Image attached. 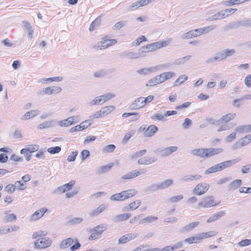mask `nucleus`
I'll use <instances>...</instances> for the list:
<instances>
[{
  "label": "nucleus",
  "mask_w": 251,
  "mask_h": 251,
  "mask_svg": "<svg viewBox=\"0 0 251 251\" xmlns=\"http://www.w3.org/2000/svg\"><path fill=\"white\" fill-rule=\"evenodd\" d=\"M178 148L176 146H170L163 149H157L154 151V153H159L161 157L168 156L176 151Z\"/></svg>",
  "instance_id": "nucleus-7"
},
{
  "label": "nucleus",
  "mask_w": 251,
  "mask_h": 251,
  "mask_svg": "<svg viewBox=\"0 0 251 251\" xmlns=\"http://www.w3.org/2000/svg\"><path fill=\"white\" fill-rule=\"evenodd\" d=\"M223 151L222 148H206V158L220 153Z\"/></svg>",
  "instance_id": "nucleus-30"
},
{
  "label": "nucleus",
  "mask_w": 251,
  "mask_h": 251,
  "mask_svg": "<svg viewBox=\"0 0 251 251\" xmlns=\"http://www.w3.org/2000/svg\"><path fill=\"white\" fill-rule=\"evenodd\" d=\"M241 160V158L238 157L234 159L227 160L222 163H220V164H221L222 167H223V169H225L227 168H229L231 167V166L235 164L236 163L240 162Z\"/></svg>",
  "instance_id": "nucleus-26"
},
{
  "label": "nucleus",
  "mask_w": 251,
  "mask_h": 251,
  "mask_svg": "<svg viewBox=\"0 0 251 251\" xmlns=\"http://www.w3.org/2000/svg\"><path fill=\"white\" fill-rule=\"evenodd\" d=\"M135 189H129L121 192L119 193L112 195L110 197L112 201H124L127 199L131 198L137 193Z\"/></svg>",
  "instance_id": "nucleus-2"
},
{
  "label": "nucleus",
  "mask_w": 251,
  "mask_h": 251,
  "mask_svg": "<svg viewBox=\"0 0 251 251\" xmlns=\"http://www.w3.org/2000/svg\"><path fill=\"white\" fill-rule=\"evenodd\" d=\"M162 82V77L160 74L150 79L146 84V86H153Z\"/></svg>",
  "instance_id": "nucleus-15"
},
{
  "label": "nucleus",
  "mask_w": 251,
  "mask_h": 251,
  "mask_svg": "<svg viewBox=\"0 0 251 251\" xmlns=\"http://www.w3.org/2000/svg\"><path fill=\"white\" fill-rule=\"evenodd\" d=\"M101 100H102L100 98V96L99 97H96L94 100L89 102L88 104L90 106L101 104L103 103L102 101Z\"/></svg>",
  "instance_id": "nucleus-49"
},
{
  "label": "nucleus",
  "mask_w": 251,
  "mask_h": 251,
  "mask_svg": "<svg viewBox=\"0 0 251 251\" xmlns=\"http://www.w3.org/2000/svg\"><path fill=\"white\" fill-rule=\"evenodd\" d=\"M78 116H71L66 119L57 122L58 126L61 127H67L78 122V120L75 121L77 119Z\"/></svg>",
  "instance_id": "nucleus-11"
},
{
  "label": "nucleus",
  "mask_w": 251,
  "mask_h": 251,
  "mask_svg": "<svg viewBox=\"0 0 251 251\" xmlns=\"http://www.w3.org/2000/svg\"><path fill=\"white\" fill-rule=\"evenodd\" d=\"M113 163H109L106 165L102 166L99 167L96 171V174L99 175L105 173L110 171L113 166Z\"/></svg>",
  "instance_id": "nucleus-27"
},
{
  "label": "nucleus",
  "mask_w": 251,
  "mask_h": 251,
  "mask_svg": "<svg viewBox=\"0 0 251 251\" xmlns=\"http://www.w3.org/2000/svg\"><path fill=\"white\" fill-rule=\"evenodd\" d=\"M201 177V176L200 175L196 174V175H188L184 176H183L181 178H180V180L183 182H190L192 181L195 180H199Z\"/></svg>",
  "instance_id": "nucleus-20"
},
{
  "label": "nucleus",
  "mask_w": 251,
  "mask_h": 251,
  "mask_svg": "<svg viewBox=\"0 0 251 251\" xmlns=\"http://www.w3.org/2000/svg\"><path fill=\"white\" fill-rule=\"evenodd\" d=\"M57 124V122L54 120H51L48 121L44 122L38 126V128L44 129L50 127H52Z\"/></svg>",
  "instance_id": "nucleus-21"
},
{
  "label": "nucleus",
  "mask_w": 251,
  "mask_h": 251,
  "mask_svg": "<svg viewBox=\"0 0 251 251\" xmlns=\"http://www.w3.org/2000/svg\"><path fill=\"white\" fill-rule=\"evenodd\" d=\"M17 220V216L15 214H10L6 215L3 219V221L5 223H10Z\"/></svg>",
  "instance_id": "nucleus-43"
},
{
  "label": "nucleus",
  "mask_w": 251,
  "mask_h": 251,
  "mask_svg": "<svg viewBox=\"0 0 251 251\" xmlns=\"http://www.w3.org/2000/svg\"><path fill=\"white\" fill-rule=\"evenodd\" d=\"M38 114V111L37 110H31L30 111L27 112L24 115H23L21 118V120L22 121H26L35 117V116H37Z\"/></svg>",
  "instance_id": "nucleus-29"
},
{
  "label": "nucleus",
  "mask_w": 251,
  "mask_h": 251,
  "mask_svg": "<svg viewBox=\"0 0 251 251\" xmlns=\"http://www.w3.org/2000/svg\"><path fill=\"white\" fill-rule=\"evenodd\" d=\"M242 185V180L241 179H236L233 181H232L229 184V190H234L237 189Z\"/></svg>",
  "instance_id": "nucleus-38"
},
{
  "label": "nucleus",
  "mask_w": 251,
  "mask_h": 251,
  "mask_svg": "<svg viewBox=\"0 0 251 251\" xmlns=\"http://www.w3.org/2000/svg\"><path fill=\"white\" fill-rule=\"evenodd\" d=\"M191 58V55H187L183 57L177 58L175 60L174 64L177 65L184 64L185 63L189 61Z\"/></svg>",
  "instance_id": "nucleus-37"
},
{
  "label": "nucleus",
  "mask_w": 251,
  "mask_h": 251,
  "mask_svg": "<svg viewBox=\"0 0 251 251\" xmlns=\"http://www.w3.org/2000/svg\"><path fill=\"white\" fill-rule=\"evenodd\" d=\"M15 185L19 190H24L26 188L25 184L21 180L16 181Z\"/></svg>",
  "instance_id": "nucleus-62"
},
{
  "label": "nucleus",
  "mask_w": 251,
  "mask_h": 251,
  "mask_svg": "<svg viewBox=\"0 0 251 251\" xmlns=\"http://www.w3.org/2000/svg\"><path fill=\"white\" fill-rule=\"evenodd\" d=\"M107 207V205L102 204H100L99 207L96 209L92 210L90 213L89 215L92 217H95L99 215Z\"/></svg>",
  "instance_id": "nucleus-24"
},
{
  "label": "nucleus",
  "mask_w": 251,
  "mask_h": 251,
  "mask_svg": "<svg viewBox=\"0 0 251 251\" xmlns=\"http://www.w3.org/2000/svg\"><path fill=\"white\" fill-rule=\"evenodd\" d=\"M61 91V88L59 86L48 87L43 89V92L48 95L55 94L60 92Z\"/></svg>",
  "instance_id": "nucleus-16"
},
{
  "label": "nucleus",
  "mask_w": 251,
  "mask_h": 251,
  "mask_svg": "<svg viewBox=\"0 0 251 251\" xmlns=\"http://www.w3.org/2000/svg\"><path fill=\"white\" fill-rule=\"evenodd\" d=\"M52 240L48 237L41 238L34 242V247L38 249H46L51 245Z\"/></svg>",
  "instance_id": "nucleus-4"
},
{
  "label": "nucleus",
  "mask_w": 251,
  "mask_h": 251,
  "mask_svg": "<svg viewBox=\"0 0 251 251\" xmlns=\"http://www.w3.org/2000/svg\"><path fill=\"white\" fill-rule=\"evenodd\" d=\"M115 97V95L112 93H106L103 95L100 96V98H101V100L102 101L103 103L111 99L114 98Z\"/></svg>",
  "instance_id": "nucleus-46"
},
{
  "label": "nucleus",
  "mask_w": 251,
  "mask_h": 251,
  "mask_svg": "<svg viewBox=\"0 0 251 251\" xmlns=\"http://www.w3.org/2000/svg\"><path fill=\"white\" fill-rule=\"evenodd\" d=\"M241 172L243 174H247L251 172V164L244 166L241 169Z\"/></svg>",
  "instance_id": "nucleus-64"
},
{
  "label": "nucleus",
  "mask_w": 251,
  "mask_h": 251,
  "mask_svg": "<svg viewBox=\"0 0 251 251\" xmlns=\"http://www.w3.org/2000/svg\"><path fill=\"white\" fill-rule=\"evenodd\" d=\"M141 204V201L140 200H137L135 201L131 202L129 205L132 210H134L137 209Z\"/></svg>",
  "instance_id": "nucleus-54"
},
{
  "label": "nucleus",
  "mask_w": 251,
  "mask_h": 251,
  "mask_svg": "<svg viewBox=\"0 0 251 251\" xmlns=\"http://www.w3.org/2000/svg\"><path fill=\"white\" fill-rule=\"evenodd\" d=\"M92 124L91 121L90 120H86L80 123V125H77L75 127H72L70 129V132H74L78 131H81L84 129L87 128Z\"/></svg>",
  "instance_id": "nucleus-12"
},
{
  "label": "nucleus",
  "mask_w": 251,
  "mask_h": 251,
  "mask_svg": "<svg viewBox=\"0 0 251 251\" xmlns=\"http://www.w3.org/2000/svg\"><path fill=\"white\" fill-rule=\"evenodd\" d=\"M224 170L220 163L215 165L214 166L210 167L206 170L205 174H209L211 173H215L217 172L221 171Z\"/></svg>",
  "instance_id": "nucleus-32"
},
{
  "label": "nucleus",
  "mask_w": 251,
  "mask_h": 251,
  "mask_svg": "<svg viewBox=\"0 0 251 251\" xmlns=\"http://www.w3.org/2000/svg\"><path fill=\"white\" fill-rule=\"evenodd\" d=\"M201 35L200 33L199 29H196L192 30L189 32L185 33L182 36L183 39H190L193 37H198Z\"/></svg>",
  "instance_id": "nucleus-25"
},
{
  "label": "nucleus",
  "mask_w": 251,
  "mask_h": 251,
  "mask_svg": "<svg viewBox=\"0 0 251 251\" xmlns=\"http://www.w3.org/2000/svg\"><path fill=\"white\" fill-rule=\"evenodd\" d=\"M74 239L71 237L62 240L60 245L59 248L61 249H65L69 248L74 243Z\"/></svg>",
  "instance_id": "nucleus-31"
},
{
  "label": "nucleus",
  "mask_w": 251,
  "mask_h": 251,
  "mask_svg": "<svg viewBox=\"0 0 251 251\" xmlns=\"http://www.w3.org/2000/svg\"><path fill=\"white\" fill-rule=\"evenodd\" d=\"M217 205L218 203H214V198L212 196L202 199L198 204L199 206L205 208H209Z\"/></svg>",
  "instance_id": "nucleus-8"
},
{
  "label": "nucleus",
  "mask_w": 251,
  "mask_h": 251,
  "mask_svg": "<svg viewBox=\"0 0 251 251\" xmlns=\"http://www.w3.org/2000/svg\"><path fill=\"white\" fill-rule=\"evenodd\" d=\"M100 19L99 18L96 19L90 25L89 27V30L90 31H93L96 26H97L99 25L100 23Z\"/></svg>",
  "instance_id": "nucleus-59"
},
{
  "label": "nucleus",
  "mask_w": 251,
  "mask_h": 251,
  "mask_svg": "<svg viewBox=\"0 0 251 251\" xmlns=\"http://www.w3.org/2000/svg\"><path fill=\"white\" fill-rule=\"evenodd\" d=\"M115 107L114 106H107L102 107L101 108V111L103 115L104 116L108 115L109 113L111 112L115 109Z\"/></svg>",
  "instance_id": "nucleus-47"
},
{
  "label": "nucleus",
  "mask_w": 251,
  "mask_h": 251,
  "mask_svg": "<svg viewBox=\"0 0 251 251\" xmlns=\"http://www.w3.org/2000/svg\"><path fill=\"white\" fill-rule=\"evenodd\" d=\"M158 220V217L154 216H148L139 222V224H143L144 223L150 224Z\"/></svg>",
  "instance_id": "nucleus-36"
},
{
  "label": "nucleus",
  "mask_w": 251,
  "mask_h": 251,
  "mask_svg": "<svg viewBox=\"0 0 251 251\" xmlns=\"http://www.w3.org/2000/svg\"><path fill=\"white\" fill-rule=\"evenodd\" d=\"M200 224V222L198 221L195 222L191 223L190 224H189L188 225H186V226L182 227L179 231L181 233H184L185 232H188L191 230H192L193 229L195 228L196 226H197Z\"/></svg>",
  "instance_id": "nucleus-28"
},
{
  "label": "nucleus",
  "mask_w": 251,
  "mask_h": 251,
  "mask_svg": "<svg viewBox=\"0 0 251 251\" xmlns=\"http://www.w3.org/2000/svg\"><path fill=\"white\" fill-rule=\"evenodd\" d=\"M235 113H228L225 115L223 116L219 120V122L221 123H227L230 121L231 120L234 118L236 116Z\"/></svg>",
  "instance_id": "nucleus-35"
},
{
  "label": "nucleus",
  "mask_w": 251,
  "mask_h": 251,
  "mask_svg": "<svg viewBox=\"0 0 251 251\" xmlns=\"http://www.w3.org/2000/svg\"><path fill=\"white\" fill-rule=\"evenodd\" d=\"M235 130L240 133H247L248 132V125L239 126L235 129Z\"/></svg>",
  "instance_id": "nucleus-48"
},
{
  "label": "nucleus",
  "mask_w": 251,
  "mask_h": 251,
  "mask_svg": "<svg viewBox=\"0 0 251 251\" xmlns=\"http://www.w3.org/2000/svg\"><path fill=\"white\" fill-rule=\"evenodd\" d=\"M158 130V127L155 125L150 126L144 131V135L145 137L152 136Z\"/></svg>",
  "instance_id": "nucleus-19"
},
{
  "label": "nucleus",
  "mask_w": 251,
  "mask_h": 251,
  "mask_svg": "<svg viewBox=\"0 0 251 251\" xmlns=\"http://www.w3.org/2000/svg\"><path fill=\"white\" fill-rule=\"evenodd\" d=\"M192 121L189 118H186L184 122L182 124V126L184 129H188L192 125Z\"/></svg>",
  "instance_id": "nucleus-63"
},
{
  "label": "nucleus",
  "mask_w": 251,
  "mask_h": 251,
  "mask_svg": "<svg viewBox=\"0 0 251 251\" xmlns=\"http://www.w3.org/2000/svg\"><path fill=\"white\" fill-rule=\"evenodd\" d=\"M142 97L136 99L129 106L131 110L137 109L143 107Z\"/></svg>",
  "instance_id": "nucleus-23"
},
{
  "label": "nucleus",
  "mask_w": 251,
  "mask_h": 251,
  "mask_svg": "<svg viewBox=\"0 0 251 251\" xmlns=\"http://www.w3.org/2000/svg\"><path fill=\"white\" fill-rule=\"evenodd\" d=\"M194 155L198 156L201 158H206V148L196 149L191 151Z\"/></svg>",
  "instance_id": "nucleus-22"
},
{
  "label": "nucleus",
  "mask_w": 251,
  "mask_h": 251,
  "mask_svg": "<svg viewBox=\"0 0 251 251\" xmlns=\"http://www.w3.org/2000/svg\"><path fill=\"white\" fill-rule=\"evenodd\" d=\"M158 190H161L159 183H153L147 188L148 191H156Z\"/></svg>",
  "instance_id": "nucleus-52"
},
{
  "label": "nucleus",
  "mask_w": 251,
  "mask_h": 251,
  "mask_svg": "<svg viewBox=\"0 0 251 251\" xmlns=\"http://www.w3.org/2000/svg\"><path fill=\"white\" fill-rule=\"evenodd\" d=\"M140 56L139 54L131 51H125L120 53V57L123 58L134 59L138 58Z\"/></svg>",
  "instance_id": "nucleus-14"
},
{
  "label": "nucleus",
  "mask_w": 251,
  "mask_h": 251,
  "mask_svg": "<svg viewBox=\"0 0 251 251\" xmlns=\"http://www.w3.org/2000/svg\"><path fill=\"white\" fill-rule=\"evenodd\" d=\"M188 78V77L186 75H180L175 82H174V86H178L181 84L183 83L185 81H186Z\"/></svg>",
  "instance_id": "nucleus-45"
},
{
  "label": "nucleus",
  "mask_w": 251,
  "mask_h": 251,
  "mask_svg": "<svg viewBox=\"0 0 251 251\" xmlns=\"http://www.w3.org/2000/svg\"><path fill=\"white\" fill-rule=\"evenodd\" d=\"M209 185L202 182L198 184L193 189V193L196 195L201 196L205 194L209 189Z\"/></svg>",
  "instance_id": "nucleus-6"
},
{
  "label": "nucleus",
  "mask_w": 251,
  "mask_h": 251,
  "mask_svg": "<svg viewBox=\"0 0 251 251\" xmlns=\"http://www.w3.org/2000/svg\"><path fill=\"white\" fill-rule=\"evenodd\" d=\"M75 183V180H71L69 183L58 187L53 191L54 194H60L71 190Z\"/></svg>",
  "instance_id": "nucleus-10"
},
{
  "label": "nucleus",
  "mask_w": 251,
  "mask_h": 251,
  "mask_svg": "<svg viewBox=\"0 0 251 251\" xmlns=\"http://www.w3.org/2000/svg\"><path fill=\"white\" fill-rule=\"evenodd\" d=\"M228 14L226 15V11H220L215 15L209 17L206 19L207 21H215L219 19L224 18L225 17L228 16Z\"/></svg>",
  "instance_id": "nucleus-17"
},
{
  "label": "nucleus",
  "mask_w": 251,
  "mask_h": 251,
  "mask_svg": "<svg viewBox=\"0 0 251 251\" xmlns=\"http://www.w3.org/2000/svg\"><path fill=\"white\" fill-rule=\"evenodd\" d=\"M147 38L144 35H141L140 37L136 39L133 43V46H138L140 45L141 42L144 41H147Z\"/></svg>",
  "instance_id": "nucleus-53"
},
{
  "label": "nucleus",
  "mask_w": 251,
  "mask_h": 251,
  "mask_svg": "<svg viewBox=\"0 0 251 251\" xmlns=\"http://www.w3.org/2000/svg\"><path fill=\"white\" fill-rule=\"evenodd\" d=\"M169 66V65L168 64L155 66L150 68H146L138 70L137 71V73H138L139 74L146 75L151 73L156 72L158 70L162 69L163 67Z\"/></svg>",
  "instance_id": "nucleus-9"
},
{
  "label": "nucleus",
  "mask_w": 251,
  "mask_h": 251,
  "mask_svg": "<svg viewBox=\"0 0 251 251\" xmlns=\"http://www.w3.org/2000/svg\"><path fill=\"white\" fill-rule=\"evenodd\" d=\"M146 151H147L146 150L138 151L131 156V158L134 159L142 156L146 153Z\"/></svg>",
  "instance_id": "nucleus-58"
},
{
  "label": "nucleus",
  "mask_w": 251,
  "mask_h": 251,
  "mask_svg": "<svg viewBox=\"0 0 251 251\" xmlns=\"http://www.w3.org/2000/svg\"><path fill=\"white\" fill-rule=\"evenodd\" d=\"M236 51L234 49H226L217 52L214 57H211L207 59L205 61L206 63L210 64L215 62L216 61H220L227 57L233 55Z\"/></svg>",
  "instance_id": "nucleus-1"
},
{
  "label": "nucleus",
  "mask_w": 251,
  "mask_h": 251,
  "mask_svg": "<svg viewBox=\"0 0 251 251\" xmlns=\"http://www.w3.org/2000/svg\"><path fill=\"white\" fill-rule=\"evenodd\" d=\"M251 142V134H248L241 138L239 141L235 143L232 146L231 149L235 151L241 147L248 145Z\"/></svg>",
  "instance_id": "nucleus-5"
},
{
  "label": "nucleus",
  "mask_w": 251,
  "mask_h": 251,
  "mask_svg": "<svg viewBox=\"0 0 251 251\" xmlns=\"http://www.w3.org/2000/svg\"><path fill=\"white\" fill-rule=\"evenodd\" d=\"M61 151V148L59 146L50 147L48 149L47 151L50 154H55Z\"/></svg>",
  "instance_id": "nucleus-56"
},
{
  "label": "nucleus",
  "mask_w": 251,
  "mask_h": 251,
  "mask_svg": "<svg viewBox=\"0 0 251 251\" xmlns=\"http://www.w3.org/2000/svg\"><path fill=\"white\" fill-rule=\"evenodd\" d=\"M131 216L130 213H125L116 216L114 218L115 221H123L129 218Z\"/></svg>",
  "instance_id": "nucleus-41"
},
{
  "label": "nucleus",
  "mask_w": 251,
  "mask_h": 251,
  "mask_svg": "<svg viewBox=\"0 0 251 251\" xmlns=\"http://www.w3.org/2000/svg\"><path fill=\"white\" fill-rule=\"evenodd\" d=\"M47 210V209H45V208H42L37 210L30 216V221H33L38 220L44 215Z\"/></svg>",
  "instance_id": "nucleus-18"
},
{
  "label": "nucleus",
  "mask_w": 251,
  "mask_h": 251,
  "mask_svg": "<svg viewBox=\"0 0 251 251\" xmlns=\"http://www.w3.org/2000/svg\"><path fill=\"white\" fill-rule=\"evenodd\" d=\"M107 225L105 224H100L93 229H88L90 232H92L89 237V240H95L99 238L102 233L107 229Z\"/></svg>",
  "instance_id": "nucleus-3"
},
{
  "label": "nucleus",
  "mask_w": 251,
  "mask_h": 251,
  "mask_svg": "<svg viewBox=\"0 0 251 251\" xmlns=\"http://www.w3.org/2000/svg\"><path fill=\"white\" fill-rule=\"evenodd\" d=\"M201 234L202 239L212 237L216 235L217 232L214 231H210L207 232H202Z\"/></svg>",
  "instance_id": "nucleus-55"
},
{
  "label": "nucleus",
  "mask_w": 251,
  "mask_h": 251,
  "mask_svg": "<svg viewBox=\"0 0 251 251\" xmlns=\"http://www.w3.org/2000/svg\"><path fill=\"white\" fill-rule=\"evenodd\" d=\"M47 234V233L45 231L38 230L33 232L32 237L33 239H36L38 237L44 236Z\"/></svg>",
  "instance_id": "nucleus-61"
},
{
  "label": "nucleus",
  "mask_w": 251,
  "mask_h": 251,
  "mask_svg": "<svg viewBox=\"0 0 251 251\" xmlns=\"http://www.w3.org/2000/svg\"><path fill=\"white\" fill-rule=\"evenodd\" d=\"M138 234L137 233H129L126 234L125 235H123L118 240V244H125L126 243L129 241L135 239L136 237H137Z\"/></svg>",
  "instance_id": "nucleus-13"
},
{
  "label": "nucleus",
  "mask_w": 251,
  "mask_h": 251,
  "mask_svg": "<svg viewBox=\"0 0 251 251\" xmlns=\"http://www.w3.org/2000/svg\"><path fill=\"white\" fill-rule=\"evenodd\" d=\"M161 75L162 77V81L163 82H164L165 81L175 76V74L172 72H166L161 74Z\"/></svg>",
  "instance_id": "nucleus-51"
},
{
  "label": "nucleus",
  "mask_w": 251,
  "mask_h": 251,
  "mask_svg": "<svg viewBox=\"0 0 251 251\" xmlns=\"http://www.w3.org/2000/svg\"><path fill=\"white\" fill-rule=\"evenodd\" d=\"M110 46L109 40H104L101 41L94 46L96 50H102Z\"/></svg>",
  "instance_id": "nucleus-33"
},
{
  "label": "nucleus",
  "mask_w": 251,
  "mask_h": 251,
  "mask_svg": "<svg viewBox=\"0 0 251 251\" xmlns=\"http://www.w3.org/2000/svg\"><path fill=\"white\" fill-rule=\"evenodd\" d=\"M241 27L240 21H233L228 23L225 26L226 30H229L231 29L237 28Z\"/></svg>",
  "instance_id": "nucleus-39"
},
{
  "label": "nucleus",
  "mask_w": 251,
  "mask_h": 251,
  "mask_svg": "<svg viewBox=\"0 0 251 251\" xmlns=\"http://www.w3.org/2000/svg\"><path fill=\"white\" fill-rule=\"evenodd\" d=\"M217 27V26L215 25H208L207 26L200 28L199 29L200 33V35L202 34H205L211 31H212L216 29Z\"/></svg>",
  "instance_id": "nucleus-40"
},
{
  "label": "nucleus",
  "mask_w": 251,
  "mask_h": 251,
  "mask_svg": "<svg viewBox=\"0 0 251 251\" xmlns=\"http://www.w3.org/2000/svg\"><path fill=\"white\" fill-rule=\"evenodd\" d=\"M135 171L129 172L127 174L123 175L122 178L124 179H129L136 177L135 175Z\"/></svg>",
  "instance_id": "nucleus-60"
},
{
  "label": "nucleus",
  "mask_w": 251,
  "mask_h": 251,
  "mask_svg": "<svg viewBox=\"0 0 251 251\" xmlns=\"http://www.w3.org/2000/svg\"><path fill=\"white\" fill-rule=\"evenodd\" d=\"M39 147L37 145H28L26 146V148H25V150L23 151L22 152L29 151L31 154L35 151H37L39 150Z\"/></svg>",
  "instance_id": "nucleus-42"
},
{
  "label": "nucleus",
  "mask_w": 251,
  "mask_h": 251,
  "mask_svg": "<svg viewBox=\"0 0 251 251\" xmlns=\"http://www.w3.org/2000/svg\"><path fill=\"white\" fill-rule=\"evenodd\" d=\"M226 213L224 211H220L211 216L207 220V223H211L219 219L225 215Z\"/></svg>",
  "instance_id": "nucleus-34"
},
{
  "label": "nucleus",
  "mask_w": 251,
  "mask_h": 251,
  "mask_svg": "<svg viewBox=\"0 0 251 251\" xmlns=\"http://www.w3.org/2000/svg\"><path fill=\"white\" fill-rule=\"evenodd\" d=\"M173 183V180L171 179H167L165 181H163L161 183H160V186L161 189H165L171 185H172Z\"/></svg>",
  "instance_id": "nucleus-44"
},
{
  "label": "nucleus",
  "mask_w": 251,
  "mask_h": 251,
  "mask_svg": "<svg viewBox=\"0 0 251 251\" xmlns=\"http://www.w3.org/2000/svg\"><path fill=\"white\" fill-rule=\"evenodd\" d=\"M134 133L135 131L134 130H131L126 133L123 139V143L124 144L126 143L130 139V138L134 134Z\"/></svg>",
  "instance_id": "nucleus-57"
},
{
  "label": "nucleus",
  "mask_w": 251,
  "mask_h": 251,
  "mask_svg": "<svg viewBox=\"0 0 251 251\" xmlns=\"http://www.w3.org/2000/svg\"><path fill=\"white\" fill-rule=\"evenodd\" d=\"M244 100H251V95H246L240 99H235L233 101V104L236 107H239L240 104L235 105V103Z\"/></svg>",
  "instance_id": "nucleus-50"
}]
</instances>
